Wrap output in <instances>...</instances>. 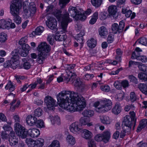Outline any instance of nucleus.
I'll list each match as a JSON object with an SVG mask.
<instances>
[{
	"label": "nucleus",
	"instance_id": "nucleus-20",
	"mask_svg": "<svg viewBox=\"0 0 147 147\" xmlns=\"http://www.w3.org/2000/svg\"><path fill=\"white\" fill-rule=\"evenodd\" d=\"M89 119L88 118L84 117H81L80 120V122L81 125H87L88 126H90L92 125V123H89Z\"/></svg>",
	"mask_w": 147,
	"mask_h": 147
},
{
	"label": "nucleus",
	"instance_id": "nucleus-8",
	"mask_svg": "<svg viewBox=\"0 0 147 147\" xmlns=\"http://www.w3.org/2000/svg\"><path fill=\"white\" fill-rule=\"evenodd\" d=\"M16 127V133L17 135L22 138H25L27 137L28 131H26L24 127L19 123H17Z\"/></svg>",
	"mask_w": 147,
	"mask_h": 147
},
{
	"label": "nucleus",
	"instance_id": "nucleus-22",
	"mask_svg": "<svg viewBox=\"0 0 147 147\" xmlns=\"http://www.w3.org/2000/svg\"><path fill=\"white\" fill-rule=\"evenodd\" d=\"M9 144L11 146H15L19 142V139L17 137L9 138Z\"/></svg>",
	"mask_w": 147,
	"mask_h": 147
},
{
	"label": "nucleus",
	"instance_id": "nucleus-60",
	"mask_svg": "<svg viewBox=\"0 0 147 147\" xmlns=\"http://www.w3.org/2000/svg\"><path fill=\"white\" fill-rule=\"evenodd\" d=\"M94 77V76L93 74H87L85 75L84 78L86 80H88L92 79Z\"/></svg>",
	"mask_w": 147,
	"mask_h": 147
},
{
	"label": "nucleus",
	"instance_id": "nucleus-54",
	"mask_svg": "<svg viewBox=\"0 0 147 147\" xmlns=\"http://www.w3.org/2000/svg\"><path fill=\"white\" fill-rule=\"evenodd\" d=\"M140 69L143 72H147V66L145 65H140L138 66Z\"/></svg>",
	"mask_w": 147,
	"mask_h": 147
},
{
	"label": "nucleus",
	"instance_id": "nucleus-49",
	"mask_svg": "<svg viewBox=\"0 0 147 147\" xmlns=\"http://www.w3.org/2000/svg\"><path fill=\"white\" fill-rule=\"evenodd\" d=\"M60 145L59 142L57 140L53 141L52 143L48 147H60Z\"/></svg>",
	"mask_w": 147,
	"mask_h": 147
},
{
	"label": "nucleus",
	"instance_id": "nucleus-33",
	"mask_svg": "<svg viewBox=\"0 0 147 147\" xmlns=\"http://www.w3.org/2000/svg\"><path fill=\"white\" fill-rule=\"evenodd\" d=\"M94 114V111L91 110H85L82 113V115L86 117H92Z\"/></svg>",
	"mask_w": 147,
	"mask_h": 147
},
{
	"label": "nucleus",
	"instance_id": "nucleus-53",
	"mask_svg": "<svg viewBox=\"0 0 147 147\" xmlns=\"http://www.w3.org/2000/svg\"><path fill=\"white\" fill-rule=\"evenodd\" d=\"M121 87L122 86L123 88H125L128 87V81L127 80H124L122 81L121 82Z\"/></svg>",
	"mask_w": 147,
	"mask_h": 147
},
{
	"label": "nucleus",
	"instance_id": "nucleus-17",
	"mask_svg": "<svg viewBox=\"0 0 147 147\" xmlns=\"http://www.w3.org/2000/svg\"><path fill=\"white\" fill-rule=\"evenodd\" d=\"M147 119H144L140 121V124L137 129V132L140 131L142 129L145 128L147 125Z\"/></svg>",
	"mask_w": 147,
	"mask_h": 147
},
{
	"label": "nucleus",
	"instance_id": "nucleus-10",
	"mask_svg": "<svg viewBox=\"0 0 147 147\" xmlns=\"http://www.w3.org/2000/svg\"><path fill=\"white\" fill-rule=\"evenodd\" d=\"M46 24L47 26L50 29L54 30L55 32L57 31L56 27L57 22L55 19L53 18H50L49 20V22H46Z\"/></svg>",
	"mask_w": 147,
	"mask_h": 147
},
{
	"label": "nucleus",
	"instance_id": "nucleus-26",
	"mask_svg": "<svg viewBox=\"0 0 147 147\" xmlns=\"http://www.w3.org/2000/svg\"><path fill=\"white\" fill-rule=\"evenodd\" d=\"M97 41L93 38H91L90 40H89L87 42L88 46L92 48H94L96 45Z\"/></svg>",
	"mask_w": 147,
	"mask_h": 147
},
{
	"label": "nucleus",
	"instance_id": "nucleus-18",
	"mask_svg": "<svg viewBox=\"0 0 147 147\" xmlns=\"http://www.w3.org/2000/svg\"><path fill=\"white\" fill-rule=\"evenodd\" d=\"M10 24V22L6 21L4 20H0V29H9V26Z\"/></svg>",
	"mask_w": 147,
	"mask_h": 147
},
{
	"label": "nucleus",
	"instance_id": "nucleus-56",
	"mask_svg": "<svg viewBox=\"0 0 147 147\" xmlns=\"http://www.w3.org/2000/svg\"><path fill=\"white\" fill-rule=\"evenodd\" d=\"M18 62H11L10 67L12 68L13 69H15L18 67Z\"/></svg>",
	"mask_w": 147,
	"mask_h": 147
},
{
	"label": "nucleus",
	"instance_id": "nucleus-39",
	"mask_svg": "<svg viewBox=\"0 0 147 147\" xmlns=\"http://www.w3.org/2000/svg\"><path fill=\"white\" fill-rule=\"evenodd\" d=\"M98 18V13L97 12H95L92 16V18L89 21V23L91 24H94Z\"/></svg>",
	"mask_w": 147,
	"mask_h": 147
},
{
	"label": "nucleus",
	"instance_id": "nucleus-13",
	"mask_svg": "<svg viewBox=\"0 0 147 147\" xmlns=\"http://www.w3.org/2000/svg\"><path fill=\"white\" fill-rule=\"evenodd\" d=\"M37 120V118L34 116L28 115L26 118V121L28 125L31 126L35 125Z\"/></svg>",
	"mask_w": 147,
	"mask_h": 147
},
{
	"label": "nucleus",
	"instance_id": "nucleus-30",
	"mask_svg": "<svg viewBox=\"0 0 147 147\" xmlns=\"http://www.w3.org/2000/svg\"><path fill=\"white\" fill-rule=\"evenodd\" d=\"M121 111V106L118 103H117L112 110L113 113L115 114H118L120 113Z\"/></svg>",
	"mask_w": 147,
	"mask_h": 147
},
{
	"label": "nucleus",
	"instance_id": "nucleus-55",
	"mask_svg": "<svg viewBox=\"0 0 147 147\" xmlns=\"http://www.w3.org/2000/svg\"><path fill=\"white\" fill-rule=\"evenodd\" d=\"M100 88L102 91L105 92H109L110 90V87L107 85L102 86L100 87Z\"/></svg>",
	"mask_w": 147,
	"mask_h": 147
},
{
	"label": "nucleus",
	"instance_id": "nucleus-25",
	"mask_svg": "<svg viewBox=\"0 0 147 147\" xmlns=\"http://www.w3.org/2000/svg\"><path fill=\"white\" fill-rule=\"evenodd\" d=\"M67 38V36L65 35H60L59 33H56L55 36V39L58 41H65Z\"/></svg>",
	"mask_w": 147,
	"mask_h": 147
},
{
	"label": "nucleus",
	"instance_id": "nucleus-58",
	"mask_svg": "<svg viewBox=\"0 0 147 147\" xmlns=\"http://www.w3.org/2000/svg\"><path fill=\"white\" fill-rule=\"evenodd\" d=\"M129 80L131 82L133 83L136 84L137 83V78L134 76H129Z\"/></svg>",
	"mask_w": 147,
	"mask_h": 147
},
{
	"label": "nucleus",
	"instance_id": "nucleus-3",
	"mask_svg": "<svg viewBox=\"0 0 147 147\" xmlns=\"http://www.w3.org/2000/svg\"><path fill=\"white\" fill-rule=\"evenodd\" d=\"M51 48L49 45L45 42H42L38 45V50L40 52L38 55L37 61L40 64L42 63L45 59L47 58L48 53L50 51Z\"/></svg>",
	"mask_w": 147,
	"mask_h": 147
},
{
	"label": "nucleus",
	"instance_id": "nucleus-45",
	"mask_svg": "<svg viewBox=\"0 0 147 147\" xmlns=\"http://www.w3.org/2000/svg\"><path fill=\"white\" fill-rule=\"evenodd\" d=\"M42 111L40 108L37 109L34 111V116L40 117L42 115Z\"/></svg>",
	"mask_w": 147,
	"mask_h": 147
},
{
	"label": "nucleus",
	"instance_id": "nucleus-36",
	"mask_svg": "<svg viewBox=\"0 0 147 147\" xmlns=\"http://www.w3.org/2000/svg\"><path fill=\"white\" fill-rule=\"evenodd\" d=\"M16 100H14L10 104V105H11L10 109L12 111H14L15 109L18 108L20 104V101L19 100H18L17 102L16 105L14 106L13 105V104L16 103Z\"/></svg>",
	"mask_w": 147,
	"mask_h": 147
},
{
	"label": "nucleus",
	"instance_id": "nucleus-34",
	"mask_svg": "<svg viewBox=\"0 0 147 147\" xmlns=\"http://www.w3.org/2000/svg\"><path fill=\"white\" fill-rule=\"evenodd\" d=\"M112 32L114 34H116L117 32H122L120 31L119 29V27L117 24L114 23L112 25Z\"/></svg>",
	"mask_w": 147,
	"mask_h": 147
},
{
	"label": "nucleus",
	"instance_id": "nucleus-7",
	"mask_svg": "<svg viewBox=\"0 0 147 147\" xmlns=\"http://www.w3.org/2000/svg\"><path fill=\"white\" fill-rule=\"evenodd\" d=\"M101 107L96 109V111L98 112H102L103 110L107 111L112 108V102L109 99L104 100L101 102Z\"/></svg>",
	"mask_w": 147,
	"mask_h": 147
},
{
	"label": "nucleus",
	"instance_id": "nucleus-4",
	"mask_svg": "<svg viewBox=\"0 0 147 147\" xmlns=\"http://www.w3.org/2000/svg\"><path fill=\"white\" fill-rule=\"evenodd\" d=\"M67 74L64 77V79L67 81V82H69L71 84H73L74 86L77 87L78 89L81 90L83 89V83L78 78H76V75L74 73H71L68 71ZM78 90H80V89Z\"/></svg>",
	"mask_w": 147,
	"mask_h": 147
},
{
	"label": "nucleus",
	"instance_id": "nucleus-12",
	"mask_svg": "<svg viewBox=\"0 0 147 147\" xmlns=\"http://www.w3.org/2000/svg\"><path fill=\"white\" fill-rule=\"evenodd\" d=\"M108 11L109 13L112 15L114 18L116 19L118 16V14L117 13L116 6L112 5L109 6L108 7Z\"/></svg>",
	"mask_w": 147,
	"mask_h": 147
},
{
	"label": "nucleus",
	"instance_id": "nucleus-38",
	"mask_svg": "<svg viewBox=\"0 0 147 147\" xmlns=\"http://www.w3.org/2000/svg\"><path fill=\"white\" fill-rule=\"evenodd\" d=\"M137 42L143 45H147V38L144 37H141L138 39Z\"/></svg>",
	"mask_w": 147,
	"mask_h": 147
},
{
	"label": "nucleus",
	"instance_id": "nucleus-16",
	"mask_svg": "<svg viewBox=\"0 0 147 147\" xmlns=\"http://www.w3.org/2000/svg\"><path fill=\"white\" fill-rule=\"evenodd\" d=\"M122 125L124 131L128 129L129 128V115H127L123 119Z\"/></svg>",
	"mask_w": 147,
	"mask_h": 147
},
{
	"label": "nucleus",
	"instance_id": "nucleus-35",
	"mask_svg": "<svg viewBox=\"0 0 147 147\" xmlns=\"http://www.w3.org/2000/svg\"><path fill=\"white\" fill-rule=\"evenodd\" d=\"M5 88L7 90L9 89L10 92H12L15 90V86L11 81L9 80L5 86Z\"/></svg>",
	"mask_w": 147,
	"mask_h": 147
},
{
	"label": "nucleus",
	"instance_id": "nucleus-37",
	"mask_svg": "<svg viewBox=\"0 0 147 147\" xmlns=\"http://www.w3.org/2000/svg\"><path fill=\"white\" fill-rule=\"evenodd\" d=\"M67 142L70 144L73 145L75 142V140L74 137L69 135L67 136L66 139Z\"/></svg>",
	"mask_w": 147,
	"mask_h": 147
},
{
	"label": "nucleus",
	"instance_id": "nucleus-15",
	"mask_svg": "<svg viewBox=\"0 0 147 147\" xmlns=\"http://www.w3.org/2000/svg\"><path fill=\"white\" fill-rule=\"evenodd\" d=\"M28 134L33 138H35L38 137L40 135V131L37 129L36 128H32L29 129L28 130Z\"/></svg>",
	"mask_w": 147,
	"mask_h": 147
},
{
	"label": "nucleus",
	"instance_id": "nucleus-50",
	"mask_svg": "<svg viewBox=\"0 0 147 147\" xmlns=\"http://www.w3.org/2000/svg\"><path fill=\"white\" fill-rule=\"evenodd\" d=\"M114 86L117 89L121 90L122 89L121 82L119 81L115 82L114 83Z\"/></svg>",
	"mask_w": 147,
	"mask_h": 147
},
{
	"label": "nucleus",
	"instance_id": "nucleus-47",
	"mask_svg": "<svg viewBox=\"0 0 147 147\" xmlns=\"http://www.w3.org/2000/svg\"><path fill=\"white\" fill-rule=\"evenodd\" d=\"M7 35L5 33H1L0 34V42H4L7 40Z\"/></svg>",
	"mask_w": 147,
	"mask_h": 147
},
{
	"label": "nucleus",
	"instance_id": "nucleus-29",
	"mask_svg": "<svg viewBox=\"0 0 147 147\" xmlns=\"http://www.w3.org/2000/svg\"><path fill=\"white\" fill-rule=\"evenodd\" d=\"M49 118L50 119L52 123L53 124L56 123L59 124L60 122L59 117L57 116L53 117L52 116H49Z\"/></svg>",
	"mask_w": 147,
	"mask_h": 147
},
{
	"label": "nucleus",
	"instance_id": "nucleus-28",
	"mask_svg": "<svg viewBox=\"0 0 147 147\" xmlns=\"http://www.w3.org/2000/svg\"><path fill=\"white\" fill-rule=\"evenodd\" d=\"M138 88L144 94H147V85L144 84H140L138 85Z\"/></svg>",
	"mask_w": 147,
	"mask_h": 147
},
{
	"label": "nucleus",
	"instance_id": "nucleus-43",
	"mask_svg": "<svg viewBox=\"0 0 147 147\" xmlns=\"http://www.w3.org/2000/svg\"><path fill=\"white\" fill-rule=\"evenodd\" d=\"M138 78L141 80L147 81V74L144 73H140L138 75Z\"/></svg>",
	"mask_w": 147,
	"mask_h": 147
},
{
	"label": "nucleus",
	"instance_id": "nucleus-57",
	"mask_svg": "<svg viewBox=\"0 0 147 147\" xmlns=\"http://www.w3.org/2000/svg\"><path fill=\"white\" fill-rule=\"evenodd\" d=\"M94 138L95 140L97 142H100L101 141H103L101 134H99L96 135L95 136Z\"/></svg>",
	"mask_w": 147,
	"mask_h": 147
},
{
	"label": "nucleus",
	"instance_id": "nucleus-9",
	"mask_svg": "<svg viewBox=\"0 0 147 147\" xmlns=\"http://www.w3.org/2000/svg\"><path fill=\"white\" fill-rule=\"evenodd\" d=\"M44 102L49 110H53L54 109V107L57 105L55 101L49 96H47L45 97Z\"/></svg>",
	"mask_w": 147,
	"mask_h": 147
},
{
	"label": "nucleus",
	"instance_id": "nucleus-1",
	"mask_svg": "<svg viewBox=\"0 0 147 147\" xmlns=\"http://www.w3.org/2000/svg\"><path fill=\"white\" fill-rule=\"evenodd\" d=\"M57 98L59 106L69 112L81 111L86 106L84 98L74 92L62 91L58 94Z\"/></svg>",
	"mask_w": 147,
	"mask_h": 147
},
{
	"label": "nucleus",
	"instance_id": "nucleus-64",
	"mask_svg": "<svg viewBox=\"0 0 147 147\" xmlns=\"http://www.w3.org/2000/svg\"><path fill=\"white\" fill-rule=\"evenodd\" d=\"M137 145L138 147H147V143L141 142L137 144Z\"/></svg>",
	"mask_w": 147,
	"mask_h": 147
},
{
	"label": "nucleus",
	"instance_id": "nucleus-42",
	"mask_svg": "<svg viewBox=\"0 0 147 147\" xmlns=\"http://www.w3.org/2000/svg\"><path fill=\"white\" fill-rule=\"evenodd\" d=\"M117 55L115 57V59L118 61H121L120 58L122 55V53L120 49H118L116 51Z\"/></svg>",
	"mask_w": 147,
	"mask_h": 147
},
{
	"label": "nucleus",
	"instance_id": "nucleus-2",
	"mask_svg": "<svg viewBox=\"0 0 147 147\" xmlns=\"http://www.w3.org/2000/svg\"><path fill=\"white\" fill-rule=\"evenodd\" d=\"M80 13V11H79L75 7L70 6L68 9V12L63 14L62 18L61 26L62 29L65 32H66V29L68 22L72 21L69 18L70 15L73 18H76L77 15Z\"/></svg>",
	"mask_w": 147,
	"mask_h": 147
},
{
	"label": "nucleus",
	"instance_id": "nucleus-51",
	"mask_svg": "<svg viewBox=\"0 0 147 147\" xmlns=\"http://www.w3.org/2000/svg\"><path fill=\"white\" fill-rule=\"evenodd\" d=\"M130 100L131 102H134L136 100V96L134 92H131L130 93Z\"/></svg>",
	"mask_w": 147,
	"mask_h": 147
},
{
	"label": "nucleus",
	"instance_id": "nucleus-21",
	"mask_svg": "<svg viewBox=\"0 0 147 147\" xmlns=\"http://www.w3.org/2000/svg\"><path fill=\"white\" fill-rule=\"evenodd\" d=\"M101 134L103 141L105 143L107 142L110 137V133L108 131H104Z\"/></svg>",
	"mask_w": 147,
	"mask_h": 147
},
{
	"label": "nucleus",
	"instance_id": "nucleus-27",
	"mask_svg": "<svg viewBox=\"0 0 147 147\" xmlns=\"http://www.w3.org/2000/svg\"><path fill=\"white\" fill-rule=\"evenodd\" d=\"M99 34L101 36H105L108 34L107 30L104 26L101 27L98 29Z\"/></svg>",
	"mask_w": 147,
	"mask_h": 147
},
{
	"label": "nucleus",
	"instance_id": "nucleus-5",
	"mask_svg": "<svg viewBox=\"0 0 147 147\" xmlns=\"http://www.w3.org/2000/svg\"><path fill=\"white\" fill-rule=\"evenodd\" d=\"M21 5L20 3L11 5L10 12L13 16V20L17 24L21 23V18L19 16L20 9L21 8Z\"/></svg>",
	"mask_w": 147,
	"mask_h": 147
},
{
	"label": "nucleus",
	"instance_id": "nucleus-46",
	"mask_svg": "<svg viewBox=\"0 0 147 147\" xmlns=\"http://www.w3.org/2000/svg\"><path fill=\"white\" fill-rule=\"evenodd\" d=\"M35 125L38 128L43 127H44V122L42 120L37 119Z\"/></svg>",
	"mask_w": 147,
	"mask_h": 147
},
{
	"label": "nucleus",
	"instance_id": "nucleus-14",
	"mask_svg": "<svg viewBox=\"0 0 147 147\" xmlns=\"http://www.w3.org/2000/svg\"><path fill=\"white\" fill-rule=\"evenodd\" d=\"M69 129L71 131L74 133L76 132L79 133L81 132L83 130L81 129L78 127V124L77 122L72 123L69 127Z\"/></svg>",
	"mask_w": 147,
	"mask_h": 147
},
{
	"label": "nucleus",
	"instance_id": "nucleus-44",
	"mask_svg": "<svg viewBox=\"0 0 147 147\" xmlns=\"http://www.w3.org/2000/svg\"><path fill=\"white\" fill-rule=\"evenodd\" d=\"M102 0H91L93 5L97 7H99L102 3Z\"/></svg>",
	"mask_w": 147,
	"mask_h": 147
},
{
	"label": "nucleus",
	"instance_id": "nucleus-40",
	"mask_svg": "<svg viewBox=\"0 0 147 147\" xmlns=\"http://www.w3.org/2000/svg\"><path fill=\"white\" fill-rule=\"evenodd\" d=\"M44 140L42 138H39L35 141H34V143H35L37 147H42L43 145Z\"/></svg>",
	"mask_w": 147,
	"mask_h": 147
},
{
	"label": "nucleus",
	"instance_id": "nucleus-52",
	"mask_svg": "<svg viewBox=\"0 0 147 147\" xmlns=\"http://www.w3.org/2000/svg\"><path fill=\"white\" fill-rule=\"evenodd\" d=\"M138 58V60L140 61L143 62H147V58L145 56H139Z\"/></svg>",
	"mask_w": 147,
	"mask_h": 147
},
{
	"label": "nucleus",
	"instance_id": "nucleus-31",
	"mask_svg": "<svg viewBox=\"0 0 147 147\" xmlns=\"http://www.w3.org/2000/svg\"><path fill=\"white\" fill-rule=\"evenodd\" d=\"M61 12L59 10H57V9H55L54 11L53 14L58 19V20H60L61 19V21H62V18L63 15H62L61 14Z\"/></svg>",
	"mask_w": 147,
	"mask_h": 147
},
{
	"label": "nucleus",
	"instance_id": "nucleus-41",
	"mask_svg": "<svg viewBox=\"0 0 147 147\" xmlns=\"http://www.w3.org/2000/svg\"><path fill=\"white\" fill-rule=\"evenodd\" d=\"M86 18V16L84 14H82L80 12V13L78 14L75 19L76 20H80L81 21H84Z\"/></svg>",
	"mask_w": 147,
	"mask_h": 147
},
{
	"label": "nucleus",
	"instance_id": "nucleus-48",
	"mask_svg": "<svg viewBox=\"0 0 147 147\" xmlns=\"http://www.w3.org/2000/svg\"><path fill=\"white\" fill-rule=\"evenodd\" d=\"M54 7L53 5H50L46 9V12L48 14H53L54 11H53Z\"/></svg>",
	"mask_w": 147,
	"mask_h": 147
},
{
	"label": "nucleus",
	"instance_id": "nucleus-19",
	"mask_svg": "<svg viewBox=\"0 0 147 147\" xmlns=\"http://www.w3.org/2000/svg\"><path fill=\"white\" fill-rule=\"evenodd\" d=\"M82 135L83 138L86 139H90L92 136V133L89 131L84 129L83 130Z\"/></svg>",
	"mask_w": 147,
	"mask_h": 147
},
{
	"label": "nucleus",
	"instance_id": "nucleus-11",
	"mask_svg": "<svg viewBox=\"0 0 147 147\" xmlns=\"http://www.w3.org/2000/svg\"><path fill=\"white\" fill-rule=\"evenodd\" d=\"M129 117L131 121L129 120V128L132 127L133 129H134L136 120L135 113L134 111H130L129 113Z\"/></svg>",
	"mask_w": 147,
	"mask_h": 147
},
{
	"label": "nucleus",
	"instance_id": "nucleus-23",
	"mask_svg": "<svg viewBox=\"0 0 147 147\" xmlns=\"http://www.w3.org/2000/svg\"><path fill=\"white\" fill-rule=\"evenodd\" d=\"M18 51L17 50H14L12 53V57L10 60L11 62H18L19 56L18 55Z\"/></svg>",
	"mask_w": 147,
	"mask_h": 147
},
{
	"label": "nucleus",
	"instance_id": "nucleus-62",
	"mask_svg": "<svg viewBox=\"0 0 147 147\" xmlns=\"http://www.w3.org/2000/svg\"><path fill=\"white\" fill-rule=\"evenodd\" d=\"M125 26L123 20L121 21L119 23V29L120 31H122L123 29L124 28Z\"/></svg>",
	"mask_w": 147,
	"mask_h": 147
},
{
	"label": "nucleus",
	"instance_id": "nucleus-61",
	"mask_svg": "<svg viewBox=\"0 0 147 147\" xmlns=\"http://www.w3.org/2000/svg\"><path fill=\"white\" fill-rule=\"evenodd\" d=\"M28 52L29 51H25L21 49V51L20 53V54L22 56L26 57L27 55Z\"/></svg>",
	"mask_w": 147,
	"mask_h": 147
},
{
	"label": "nucleus",
	"instance_id": "nucleus-59",
	"mask_svg": "<svg viewBox=\"0 0 147 147\" xmlns=\"http://www.w3.org/2000/svg\"><path fill=\"white\" fill-rule=\"evenodd\" d=\"M28 40L27 37H25L22 38L19 41V43L20 45H22L25 44L27 42Z\"/></svg>",
	"mask_w": 147,
	"mask_h": 147
},
{
	"label": "nucleus",
	"instance_id": "nucleus-63",
	"mask_svg": "<svg viewBox=\"0 0 147 147\" xmlns=\"http://www.w3.org/2000/svg\"><path fill=\"white\" fill-rule=\"evenodd\" d=\"M89 147H94L95 146V142L93 140H90L88 142Z\"/></svg>",
	"mask_w": 147,
	"mask_h": 147
},
{
	"label": "nucleus",
	"instance_id": "nucleus-6",
	"mask_svg": "<svg viewBox=\"0 0 147 147\" xmlns=\"http://www.w3.org/2000/svg\"><path fill=\"white\" fill-rule=\"evenodd\" d=\"M23 9L24 13L28 17H30L36 12V9L35 5L33 2H31L28 6V2H25L23 4Z\"/></svg>",
	"mask_w": 147,
	"mask_h": 147
},
{
	"label": "nucleus",
	"instance_id": "nucleus-24",
	"mask_svg": "<svg viewBox=\"0 0 147 147\" xmlns=\"http://www.w3.org/2000/svg\"><path fill=\"white\" fill-rule=\"evenodd\" d=\"M100 119L101 122L104 124H109L110 123V120L108 116H100Z\"/></svg>",
	"mask_w": 147,
	"mask_h": 147
},
{
	"label": "nucleus",
	"instance_id": "nucleus-32",
	"mask_svg": "<svg viewBox=\"0 0 147 147\" xmlns=\"http://www.w3.org/2000/svg\"><path fill=\"white\" fill-rule=\"evenodd\" d=\"M44 28L42 26H39L37 27L34 32H32V35H40L44 31Z\"/></svg>",
	"mask_w": 147,
	"mask_h": 147
}]
</instances>
